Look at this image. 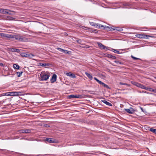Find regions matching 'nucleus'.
<instances>
[{
  "label": "nucleus",
  "mask_w": 156,
  "mask_h": 156,
  "mask_svg": "<svg viewBox=\"0 0 156 156\" xmlns=\"http://www.w3.org/2000/svg\"><path fill=\"white\" fill-rule=\"evenodd\" d=\"M47 74L45 73V72H42L41 74L40 75L41 80L42 81L47 80L49 78L50 76V74L47 72Z\"/></svg>",
  "instance_id": "nucleus-1"
},
{
  "label": "nucleus",
  "mask_w": 156,
  "mask_h": 156,
  "mask_svg": "<svg viewBox=\"0 0 156 156\" xmlns=\"http://www.w3.org/2000/svg\"><path fill=\"white\" fill-rule=\"evenodd\" d=\"M135 36L139 38L148 39V37H150V36L147 35L146 34H137L135 35Z\"/></svg>",
  "instance_id": "nucleus-2"
},
{
  "label": "nucleus",
  "mask_w": 156,
  "mask_h": 156,
  "mask_svg": "<svg viewBox=\"0 0 156 156\" xmlns=\"http://www.w3.org/2000/svg\"><path fill=\"white\" fill-rule=\"evenodd\" d=\"M14 37L15 38L16 40H19L21 41H25V38L21 36L19 34L14 35Z\"/></svg>",
  "instance_id": "nucleus-3"
},
{
  "label": "nucleus",
  "mask_w": 156,
  "mask_h": 156,
  "mask_svg": "<svg viewBox=\"0 0 156 156\" xmlns=\"http://www.w3.org/2000/svg\"><path fill=\"white\" fill-rule=\"evenodd\" d=\"M68 97L69 99L71 98H82L83 96L80 95H73L71 94L68 96Z\"/></svg>",
  "instance_id": "nucleus-4"
},
{
  "label": "nucleus",
  "mask_w": 156,
  "mask_h": 156,
  "mask_svg": "<svg viewBox=\"0 0 156 156\" xmlns=\"http://www.w3.org/2000/svg\"><path fill=\"white\" fill-rule=\"evenodd\" d=\"M20 133H28L31 132V130L30 129H21L18 131Z\"/></svg>",
  "instance_id": "nucleus-5"
},
{
  "label": "nucleus",
  "mask_w": 156,
  "mask_h": 156,
  "mask_svg": "<svg viewBox=\"0 0 156 156\" xmlns=\"http://www.w3.org/2000/svg\"><path fill=\"white\" fill-rule=\"evenodd\" d=\"M3 9L4 10H2V12L3 13H2V14H7L9 15H12L13 14L11 13V12H14V11H11V10H9V9Z\"/></svg>",
  "instance_id": "nucleus-6"
},
{
  "label": "nucleus",
  "mask_w": 156,
  "mask_h": 156,
  "mask_svg": "<svg viewBox=\"0 0 156 156\" xmlns=\"http://www.w3.org/2000/svg\"><path fill=\"white\" fill-rule=\"evenodd\" d=\"M45 140L50 143H57V141L56 140L52 138H46Z\"/></svg>",
  "instance_id": "nucleus-7"
},
{
  "label": "nucleus",
  "mask_w": 156,
  "mask_h": 156,
  "mask_svg": "<svg viewBox=\"0 0 156 156\" xmlns=\"http://www.w3.org/2000/svg\"><path fill=\"white\" fill-rule=\"evenodd\" d=\"M97 44H98V47H99V48L101 49V50H102V49L106 50V49H108L107 47L104 46L101 43L99 42H98L97 43Z\"/></svg>",
  "instance_id": "nucleus-8"
},
{
  "label": "nucleus",
  "mask_w": 156,
  "mask_h": 156,
  "mask_svg": "<svg viewBox=\"0 0 156 156\" xmlns=\"http://www.w3.org/2000/svg\"><path fill=\"white\" fill-rule=\"evenodd\" d=\"M34 55L32 53H24L22 56L29 58H32Z\"/></svg>",
  "instance_id": "nucleus-9"
},
{
  "label": "nucleus",
  "mask_w": 156,
  "mask_h": 156,
  "mask_svg": "<svg viewBox=\"0 0 156 156\" xmlns=\"http://www.w3.org/2000/svg\"><path fill=\"white\" fill-rule=\"evenodd\" d=\"M125 110L129 114H133L135 111L132 108H130L129 109H125Z\"/></svg>",
  "instance_id": "nucleus-10"
},
{
  "label": "nucleus",
  "mask_w": 156,
  "mask_h": 156,
  "mask_svg": "<svg viewBox=\"0 0 156 156\" xmlns=\"http://www.w3.org/2000/svg\"><path fill=\"white\" fill-rule=\"evenodd\" d=\"M57 75L55 74H54L51 79V83H53L56 80Z\"/></svg>",
  "instance_id": "nucleus-11"
},
{
  "label": "nucleus",
  "mask_w": 156,
  "mask_h": 156,
  "mask_svg": "<svg viewBox=\"0 0 156 156\" xmlns=\"http://www.w3.org/2000/svg\"><path fill=\"white\" fill-rule=\"evenodd\" d=\"M113 27V28L111 27V29L115 31H120L123 30V29L121 28L115 27Z\"/></svg>",
  "instance_id": "nucleus-12"
},
{
  "label": "nucleus",
  "mask_w": 156,
  "mask_h": 156,
  "mask_svg": "<svg viewBox=\"0 0 156 156\" xmlns=\"http://www.w3.org/2000/svg\"><path fill=\"white\" fill-rule=\"evenodd\" d=\"M67 76H70L71 78H75L76 77L75 75L71 72L68 73L66 74Z\"/></svg>",
  "instance_id": "nucleus-13"
},
{
  "label": "nucleus",
  "mask_w": 156,
  "mask_h": 156,
  "mask_svg": "<svg viewBox=\"0 0 156 156\" xmlns=\"http://www.w3.org/2000/svg\"><path fill=\"white\" fill-rule=\"evenodd\" d=\"M9 51L14 52H17L19 53L20 52V50L18 49L14 48H10L9 49Z\"/></svg>",
  "instance_id": "nucleus-14"
},
{
  "label": "nucleus",
  "mask_w": 156,
  "mask_h": 156,
  "mask_svg": "<svg viewBox=\"0 0 156 156\" xmlns=\"http://www.w3.org/2000/svg\"><path fill=\"white\" fill-rule=\"evenodd\" d=\"M85 74L89 79H90V80H92L93 77L91 75L87 72H85Z\"/></svg>",
  "instance_id": "nucleus-15"
},
{
  "label": "nucleus",
  "mask_w": 156,
  "mask_h": 156,
  "mask_svg": "<svg viewBox=\"0 0 156 156\" xmlns=\"http://www.w3.org/2000/svg\"><path fill=\"white\" fill-rule=\"evenodd\" d=\"M101 101L103 102L105 104H106V105H108L110 106H112V104L111 103L108 102L106 101L102 100V101Z\"/></svg>",
  "instance_id": "nucleus-16"
},
{
  "label": "nucleus",
  "mask_w": 156,
  "mask_h": 156,
  "mask_svg": "<svg viewBox=\"0 0 156 156\" xmlns=\"http://www.w3.org/2000/svg\"><path fill=\"white\" fill-rule=\"evenodd\" d=\"M40 65L41 66L43 67H45L46 66H49L50 64L49 63H39Z\"/></svg>",
  "instance_id": "nucleus-17"
},
{
  "label": "nucleus",
  "mask_w": 156,
  "mask_h": 156,
  "mask_svg": "<svg viewBox=\"0 0 156 156\" xmlns=\"http://www.w3.org/2000/svg\"><path fill=\"white\" fill-rule=\"evenodd\" d=\"M90 24L93 26L95 27L96 28H98V24H96V23L94 22H90Z\"/></svg>",
  "instance_id": "nucleus-18"
},
{
  "label": "nucleus",
  "mask_w": 156,
  "mask_h": 156,
  "mask_svg": "<svg viewBox=\"0 0 156 156\" xmlns=\"http://www.w3.org/2000/svg\"><path fill=\"white\" fill-rule=\"evenodd\" d=\"M100 84L102 85L105 87L107 88L108 89H110V88L108 85L102 82L101 81V82Z\"/></svg>",
  "instance_id": "nucleus-19"
},
{
  "label": "nucleus",
  "mask_w": 156,
  "mask_h": 156,
  "mask_svg": "<svg viewBox=\"0 0 156 156\" xmlns=\"http://www.w3.org/2000/svg\"><path fill=\"white\" fill-rule=\"evenodd\" d=\"M21 93L20 92H14V96H17L21 95Z\"/></svg>",
  "instance_id": "nucleus-20"
},
{
  "label": "nucleus",
  "mask_w": 156,
  "mask_h": 156,
  "mask_svg": "<svg viewBox=\"0 0 156 156\" xmlns=\"http://www.w3.org/2000/svg\"><path fill=\"white\" fill-rule=\"evenodd\" d=\"M15 19V18L12 17L11 16H8L6 18V20H14Z\"/></svg>",
  "instance_id": "nucleus-21"
},
{
  "label": "nucleus",
  "mask_w": 156,
  "mask_h": 156,
  "mask_svg": "<svg viewBox=\"0 0 156 156\" xmlns=\"http://www.w3.org/2000/svg\"><path fill=\"white\" fill-rule=\"evenodd\" d=\"M23 72L22 71L18 72L16 73V74L17 76L20 77L21 76Z\"/></svg>",
  "instance_id": "nucleus-22"
},
{
  "label": "nucleus",
  "mask_w": 156,
  "mask_h": 156,
  "mask_svg": "<svg viewBox=\"0 0 156 156\" xmlns=\"http://www.w3.org/2000/svg\"><path fill=\"white\" fill-rule=\"evenodd\" d=\"M13 68L16 69H19L20 66L17 64H14L13 65Z\"/></svg>",
  "instance_id": "nucleus-23"
},
{
  "label": "nucleus",
  "mask_w": 156,
  "mask_h": 156,
  "mask_svg": "<svg viewBox=\"0 0 156 156\" xmlns=\"http://www.w3.org/2000/svg\"><path fill=\"white\" fill-rule=\"evenodd\" d=\"M150 130L151 132H152L154 133L155 134H156V129L153 128H150Z\"/></svg>",
  "instance_id": "nucleus-24"
},
{
  "label": "nucleus",
  "mask_w": 156,
  "mask_h": 156,
  "mask_svg": "<svg viewBox=\"0 0 156 156\" xmlns=\"http://www.w3.org/2000/svg\"><path fill=\"white\" fill-rule=\"evenodd\" d=\"M119 83L120 85H126L128 87H129L130 86V85L129 84L126 83H123L120 82Z\"/></svg>",
  "instance_id": "nucleus-25"
},
{
  "label": "nucleus",
  "mask_w": 156,
  "mask_h": 156,
  "mask_svg": "<svg viewBox=\"0 0 156 156\" xmlns=\"http://www.w3.org/2000/svg\"><path fill=\"white\" fill-rule=\"evenodd\" d=\"M106 28V30H108L111 31L112 30V29H111V28L110 27H104V29Z\"/></svg>",
  "instance_id": "nucleus-26"
},
{
  "label": "nucleus",
  "mask_w": 156,
  "mask_h": 156,
  "mask_svg": "<svg viewBox=\"0 0 156 156\" xmlns=\"http://www.w3.org/2000/svg\"><path fill=\"white\" fill-rule=\"evenodd\" d=\"M140 87L142 89H146V90L147 89L146 88V87L144 86V85H142V84H140Z\"/></svg>",
  "instance_id": "nucleus-27"
},
{
  "label": "nucleus",
  "mask_w": 156,
  "mask_h": 156,
  "mask_svg": "<svg viewBox=\"0 0 156 156\" xmlns=\"http://www.w3.org/2000/svg\"><path fill=\"white\" fill-rule=\"evenodd\" d=\"M113 51L115 52V53H116L117 54H120L121 53L119 52V51L117 50H115V49H113Z\"/></svg>",
  "instance_id": "nucleus-28"
},
{
  "label": "nucleus",
  "mask_w": 156,
  "mask_h": 156,
  "mask_svg": "<svg viewBox=\"0 0 156 156\" xmlns=\"http://www.w3.org/2000/svg\"><path fill=\"white\" fill-rule=\"evenodd\" d=\"M94 79L96 80L98 83L99 84L101 82V81L99 80L98 79H97L96 77H94Z\"/></svg>",
  "instance_id": "nucleus-29"
},
{
  "label": "nucleus",
  "mask_w": 156,
  "mask_h": 156,
  "mask_svg": "<svg viewBox=\"0 0 156 156\" xmlns=\"http://www.w3.org/2000/svg\"><path fill=\"white\" fill-rule=\"evenodd\" d=\"M6 34L3 33H0V36L3 37H6Z\"/></svg>",
  "instance_id": "nucleus-30"
},
{
  "label": "nucleus",
  "mask_w": 156,
  "mask_h": 156,
  "mask_svg": "<svg viewBox=\"0 0 156 156\" xmlns=\"http://www.w3.org/2000/svg\"><path fill=\"white\" fill-rule=\"evenodd\" d=\"M57 49L62 52H63L64 49H63L59 48H57Z\"/></svg>",
  "instance_id": "nucleus-31"
},
{
  "label": "nucleus",
  "mask_w": 156,
  "mask_h": 156,
  "mask_svg": "<svg viewBox=\"0 0 156 156\" xmlns=\"http://www.w3.org/2000/svg\"><path fill=\"white\" fill-rule=\"evenodd\" d=\"M114 62L115 63H116L117 64H118L119 63V64H121H121H123V63L122 62H119V61H114Z\"/></svg>",
  "instance_id": "nucleus-32"
},
{
  "label": "nucleus",
  "mask_w": 156,
  "mask_h": 156,
  "mask_svg": "<svg viewBox=\"0 0 156 156\" xmlns=\"http://www.w3.org/2000/svg\"><path fill=\"white\" fill-rule=\"evenodd\" d=\"M131 57L133 58L134 60H138V59H140L139 58H137L136 57H135L134 56H133V55H131Z\"/></svg>",
  "instance_id": "nucleus-33"
},
{
  "label": "nucleus",
  "mask_w": 156,
  "mask_h": 156,
  "mask_svg": "<svg viewBox=\"0 0 156 156\" xmlns=\"http://www.w3.org/2000/svg\"><path fill=\"white\" fill-rule=\"evenodd\" d=\"M105 55L106 57L109 58H111V56L112 55L108 54H106Z\"/></svg>",
  "instance_id": "nucleus-34"
},
{
  "label": "nucleus",
  "mask_w": 156,
  "mask_h": 156,
  "mask_svg": "<svg viewBox=\"0 0 156 156\" xmlns=\"http://www.w3.org/2000/svg\"><path fill=\"white\" fill-rule=\"evenodd\" d=\"M63 53L65 54H69V51L67 50L64 49Z\"/></svg>",
  "instance_id": "nucleus-35"
},
{
  "label": "nucleus",
  "mask_w": 156,
  "mask_h": 156,
  "mask_svg": "<svg viewBox=\"0 0 156 156\" xmlns=\"http://www.w3.org/2000/svg\"><path fill=\"white\" fill-rule=\"evenodd\" d=\"M14 92H9V96H14Z\"/></svg>",
  "instance_id": "nucleus-36"
},
{
  "label": "nucleus",
  "mask_w": 156,
  "mask_h": 156,
  "mask_svg": "<svg viewBox=\"0 0 156 156\" xmlns=\"http://www.w3.org/2000/svg\"><path fill=\"white\" fill-rule=\"evenodd\" d=\"M110 58L113 59H115L116 58L115 56L112 55Z\"/></svg>",
  "instance_id": "nucleus-37"
},
{
  "label": "nucleus",
  "mask_w": 156,
  "mask_h": 156,
  "mask_svg": "<svg viewBox=\"0 0 156 156\" xmlns=\"http://www.w3.org/2000/svg\"><path fill=\"white\" fill-rule=\"evenodd\" d=\"M137 83V82H134V81H133L131 82V83L132 84H133L135 86H136V84Z\"/></svg>",
  "instance_id": "nucleus-38"
},
{
  "label": "nucleus",
  "mask_w": 156,
  "mask_h": 156,
  "mask_svg": "<svg viewBox=\"0 0 156 156\" xmlns=\"http://www.w3.org/2000/svg\"><path fill=\"white\" fill-rule=\"evenodd\" d=\"M140 84H141L140 83H137L136 84V86L137 87H140Z\"/></svg>",
  "instance_id": "nucleus-39"
},
{
  "label": "nucleus",
  "mask_w": 156,
  "mask_h": 156,
  "mask_svg": "<svg viewBox=\"0 0 156 156\" xmlns=\"http://www.w3.org/2000/svg\"><path fill=\"white\" fill-rule=\"evenodd\" d=\"M76 41L79 44H80L81 42V41L80 39H79Z\"/></svg>",
  "instance_id": "nucleus-40"
},
{
  "label": "nucleus",
  "mask_w": 156,
  "mask_h": 156,
  "mask_svg": "<svg viewBox=\"0 0 156 156\" xmlns=\"http://www.w3.org/2000/svg\"><path fill=\"white\" fill-rule=\"evenodd\" d=\"M140 108L141 109L142 111L143 112H145V111L144 110L143 108L141 107H140Z\"/></svg>",
  "instance_id": "nucleus-41"
},
{
  "label": "nucleus",
  "mask_w": 156,
  "mask_h": 156,
  "mask_svg": "<svg viewBox=\"0 0 156 156\" xmlns=\"http://www.w3.org/2000/svg\"><path fill=\"white\" fill-rule=\"evenodd\" d=\"M4 95H5V96H9V92L5 93Z\"/></svg>",
  "instance_id": "nucleus-42"
},
{
  "label": "nucleus",
  "mask_w": 156,
  "mask_h": 156,
  "mask_svg": "<svg viewBox=\"0 0 156 156\" xmlns=\"http://www.w3.org/2000/svg\"><path fill=\"white\" fill-rule=\"evenodd\" d=\"M98 27L100 28L101 27H104V26L103 25H101L100 24H98Z\"/></svg>",
  "instance_id": "nucleus-43"
},
{
  "label": "nucleus",
  "mask_w": 156,
  "mask_h": 156,
  "mask_svg": "<svg viewBox=\"0 0 156 156\" xmlns=\"http://www.w3.org/2000/svg\"><path fill=\"white\" fill-rule=\"evenodd\" d=\"M90 47V46H89L86 45L84 46L83 47L84 48H89Z\"/></svg>",
  "instance_id": "nucleus-44"
},
{
  "label": "nucleus",
  "mask_w": 156,
  "mask_h": 156,
  "mask_svg": "<svg viewBox=\"0 0 156 156\" xmlns=\"http://www.w3.org/2000/svg\"><path fill=\"white\" fill-rule=\"evenodd\" d=\"M3 9L0 8V13H3L2 12V10H3Z\"/></svg>",
  "instance_id": "nucleus-45"
},
{
  "label": "nucleus",
  "mask_w": 156,
  "mask_h": 156,
  "mask_svg": "<svg viewBox=\"0 0 156 156\" xmlns=\"http://www.w3.org/2000/svg\"><path fill=\"white\" fill-rule=\"evenodd\" d=\"M0 66H4V65L2 63H0Z\"/></svg>",
  "instance_id": "nucleus-46"
},
{
  "label": "nucleus",
  "mask_w": 156,
  "mask_h": 156,
  "mask_svg": "<svg viewBox=\"0 0 156 156\" xmlns=\"http://www.w3.org/2000/svg\"><path fill=\"white\" fill-rule=\"evenodd\" d=\"M152 91L154 92L155 93H156V89L154 90V89H152L151 90Z\"/></svg>",
  "instance_id": "nucleus-47"
},
{
  "label": "nucleus",
  "mask_w": 156,
  "mask_h": 156,
  "mask_svg": "<svg viewBox=\"0 0 156 156\" xmlns=\"http://www.w3.org/2000/svg\"><path fill=\"white\" fill-rule=\"evenodd\" d=\"M5 94V93H3V94H2V96H5V95H4Z\"/></svg>",
  "instance_id": "nucleus-48"
},
{
  "label": "nucleus",
  "mask_w": 156,
  "mask_h": 156,
  "mask_svg": "<svg viewBox=\"0 0 156 156\" xmlns=\"http://www.w3.org/2000/svg\"><path fill=\"white\" fill-rule=\"evenodd\" d=\"M140 92L144 93V92L143 91L142 92Z\"/></svg>",
  "instance_id": "nucleus-49"
},
{
  "label": "nucleus",
  "mask_w": 156,
  "mask_h": 156,
  "mask_svg": "<svg viewBox=\"0 0 156 156\" xmlns=\"http://www.w3.org/2000/svg\"><path fill=\"white\" fill-rule=\"evenodd\" d=\"M46 126H47V127H48L49 126H48V125H47Z\"/></svg>",
  "instance_id": "nucleus-50"
},
{
  "label": "nucleus",
  "mask_w": 156,
  "mask_h": 156,
  "mask_svg": "<svg viewBox=\"0 0 156 156\" xmlns=\"http://www.w3.org/2000/svg\"><path fill=\"white\" fill-rule=\"evenodd\" d=\"M40 155H37V156H40Z\"/></svg>",
  "instance_id": "nucleus-51"
},
{
  "label": "nucleus",
  "mask_w": 156,
  "mask_h": 156,
  "mask_svg": "<svg viewBox=\"0 0 156 156\" xmlns=\"http://www.w3.org/2000/svg\"><path fill=\"white\" fill-rule=\"evenodd\" d=\"M0 151H2V150L0 149Z\"/></svg>",
  "instance_id": "nucleus-52"
},
{
  "label": "nucleus",
  "mask_w": 156,
  "mask_h": 156,
  "mask_svg": "<svg viewBox=\"0 0 156 156\" xmlns=\"http://www.w3.org/2000/svg\"><path fill=\"white\" fill-rule=\"evenodd\" d=\"M154 78L156 79V77H155Z\"/></svg>",
  "instance_id": "nucleus-53"
}]
</instances>
